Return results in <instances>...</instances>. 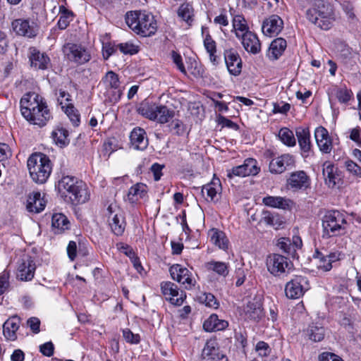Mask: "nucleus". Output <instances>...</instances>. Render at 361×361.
<instances>
[{
    "label": "nucleus",
    "mask_w": 361,
    "mask_h": 361,
    "mask_svg": "<svg viewBox=\"0 0 361 361\" xmlns=\"http://www.w3.org/2000/svg\"><path fill=\"white\" fill-rule=\"evenodd\" d=\"M305 11L306 20L322 30L331 29L336 20L334 6L326 0H305Z\"/></svg>",
    "instance_id": "obj_2"
},
{
    "label": "nucleus",
    "mask_w": 361,
    "mask_h": 361,
    "mask_svg": "<svg viewBox=\"0 0 361 361\" xmlns=\"http://www.w3.org/2000/svg\"><path fill=\"white\" fill-rule=\"evenodd\" d=\"M262 221L264 224L274 227L275 229H278L283 224V221L277 214L270 212L263 213Z\"/></svg>",
    "instance_id": "obj_51"
},
{
    "label": "nucleus",
    "mask_w": 361,
    "mask_h": 361,
    "mask_svg": "<svg viewBox=\"0 0 361 361\" xmlns=\"http://www.w3.org/2000/svg\"><path fill=\"white\" fill-rule=\"evenodd\" d=\"M302 245V240L298 235L293 236L292 239L281 238L277 243L279 248L292 257H295L297 250L300 249Z\"/></svg>",
    "instance_id": "obj_20"
},
{
    "label": "nucleus",
    "mask_w": 361,
    "mask_h": 361,
    "mask_svg": "<svg viewBox=\"0 0 361 361\" xmlns=\"http://www.w3.org/2000/svg\"><path fill=\"white\" fill-rule=\"evenodd\" d=\"M62 109L69 118L72 124L75 127L78 126L80 123V115L74 106L69 103L66 104V106H62Z\"/></svg>",
    "instance_id": "obj_50"
},
{
    "label": "nucleus",
    "mask_w": 361,
    "mask_h": 361,
    "mask_svg": "<svg viewBox=\"0 0 361 361\" xmlns=\"http://www.w3.org/2000/svg\"><path fill=\"white\" fill-rule=\"evenodd\" d=\"M60 17L57 25L60 30H65L73 19V13L64 6L59 7Z\"/></svg>",
    "instance_id": "obj_44"
},
{
    "label": "nucleus",
    "mask_w": 361,
    "mask_h": 361,
    "mask_svg": "<svg viewBox=\"0 0 361 361\" xmlns=\"http://www.w3.org/2000/svg\"><path fill=\"white\" fill-rule=\"evenodd\" d=\"M124 340L133 345H137L140 342V336L138 334H134L130 329L126 328L121 330Z\"/></svg>",
    "instance_id": "obj_52"
},
{
    "label": "nucleus",
    "mask_w": 361,
    "mask_h": 361,
    "mask_svg": "<svg viewBox=\"0 0 361 361\" xmlns=\"http://www.w3.org/2000/svg\"><path fill=\"white\" fill-rule=\"evenodd\" d=\"M347 224L344 215L337 210L327 212L322 219L324 235L337 236L345 233Z\"/></svg>",
    "instance_id": "obj_6"
},
{
    "label": "nucleus",
    "mask_w": 361,
    "mask_h": 361,
    "mask_svg": "<svg viewBox=\"0 0 361 361\" xmlns=\"http://www.w3.org/2000/svg\"><path fill=\"white\" fill-rule=\"evenodd\" d=\"M341 8L349 20L354 22L357 20L356 15L354 12V6L350 1H343L341 4Z\"/></svg>",
    "instance_id": "obj_57"
},
{
    "label": "nucleus",
    "mask_w": 361,
    "mask_h": 361,
    "mask_svg": "<svg viewBox=\"0 0 361 361\" xmlns=\"http://www.w3.org/2000/svg\"><path fill=\"white\" fill-rule=\"evenodd\" d=\"M202 300L205 305L209 307H212L214 309H217L219 307V303L215 296L212 293H204Z\"/></svg>",
    "instance_id": "obj_59"
},
{
    "label": "nucleus",
    "mask_w": 361,
    "mask_h": 361,
    "mask_svg": "<svg viewBox=\"0 0 361 361\" xmlns=\"http://www.w3.org/2000/svg\"><path fill=\"white\" fill-rule=\"evenodd\" d=\"M262 202L266 206L283 209H289L293 204L290 199L280 196H267L263 198Z\"/></svg>",
    "instance_id": "obj_35"
},
{
    "label": "nucleus",
    "mask_w": 361,
    "mask_h": 361,
    "mask_svg": "<svg viewBox=\"0 0 361 361\" xmlns=\"http://www.w3.org/2000/svg\"><path fill=\"white\" fill-rule=\"evenodd\" d=\"M156 109H157V104L145 100L140 104L137 112L149 120L155 121Z\"/></svg>",
    "instance_id": "obj_42"
},
{
    "label": "nucleus",
    "mask_w": 361,
    "mask_h": 361,
    "mask_svg": "<svg viewBox=\"0 0 361 361\" xmlns=\"http://www.w3.org/2000/svg\"><path fill=\"white\" fill-rule=\"evenodd\" d=\"M20 111L31 124L44 126L52 118L46 100L35 92H28L21 98Z\"/></svg>",
    "instance_id": "obj_1"
},
{
    "label": "nucleus",
    "mask_w": 361,
    "mask_h": 361,
    "mask_svg": "<svg viewBox=\"0 0 361 361\" xmlns=\"http://www.w3.org/2000/svg\"><path fill=\"white\" fill-rule=\"evenodd\" d=\"M102 80L108 89L106 91L108 101L111 103L118 102L123 94L122 90L119 89L120 81L118 75L114 71H110L106 73Z\"/></svg>",
    "instance_id": "obj_10"
},
{
    "label": "nucleus",
    "mask_w": 361,
    "mask_h": 361,
    "mask_svg": "<svg viewBox=\"0 0 361 361\" xmlns=\"http://www.w3.org/2000/svg\"><path fill=\"white\" fill-rule=\"evenodd\" d=\"M221 352L218 348V344L215 339L207 341L202 350V357L204 361H212L218 356Z\"/></svg>",
    "instance_id": "obj_39"
},
{
    "label": "nucleus",
    "mask_w": 361,
    "mask_h": 361,
    "mask_svg": "<svg viewBox=\"0 0 361 361\" xmlns=\"http://www.w3.org/2000/svg\"><path fill=\"white\" fill-rule=\"evenodd\" d=\"M313 257L316 260V266L319 270L323 271H329L332 269L333 265H331V262H329L327 254H324L323 252L317 250Z\"/></svg>",
    "instance_id": "obj_46"
},
{
    "label": "nucleus",
    "mask_w": 361,
    "mask_h": 361,
    "mask_svg": "<svg viewBox=\"0 0 361 361\" xmlns=\"http://www.w3.org/2000/svg\"><path fill=\"white\" fill-rule=\"evenodd\" d=\"M295 166V157L290 154H283L273 158L269 164V170L271 173L281 174Z\"/></svg>",
    "instance_id": "obj_14"
},
{
    "label": "nucleus",
    "mask_w": 361,
    "mask_h": 361,
    "mask_svg": "<svg viewBox=\"0 0 361 361\" xmlns=\"http://www.w3.org/2000/svg\"><path fill=\"white\" fill-rule=\"evenodd\" d=\"M54 350V347L51 341L47 342L39 346L40 353L47 357H51L53 355Z\"/></svg>",
    "instance_id": "obj_63"
},
{
    "label": "nucleus",
    "mask_w": 361,
    "mask_h": 361,
    "mask_svg": "<svg viewBox=\"0 0 361 361\" xmlns=\"http://www.w3.org/2000/svg\"><path fill=\"white\" fill-rule=\"evenodd\" d=\"M322 175L325 184L330 188H334L341 180L338 168L330 161L323 163Z\"/></svg>",
    "instance_id": "obj_19"
},
{
    "label": "nucleus",
    "mask_w": 361,
    "mask_h": 361,
    "mask_svg": "<svg viewBox=\"0 0 361 361\" xmlns=\"http://www.w3.org/2000/svg\"><path fill=\"white\" fill-rule=\"evenodd\" d=\"M310 185V178L302 170L290 173L286 180L287 188L294 192L305 190Z\"/></svg>",
    "instance_id": "obj_17"
},
{
    "label": "nucleus",
    "mask_w": 361,
    "mask_h": 361,
    "mask_svg": "<svg viewBox=\"0 0 361 361\" xmlns=\"http://www.w3.org/2000/svg\"><path fill=\"white\" fill-rule=\"evenodd\" d=\"M161 290L165 299L176 306H180L186 298L185 293L171 281L162 282Z\"/></svg>",
    "instance_id": "obj_13"
},
{
    "label": "nucleus",
    "mask_w": 361,
    "mask_h": 361,
    "mask_svg": "<svg viewBox=\"0 0 361 361\" xmlns=\"http://www.w3.org/2000/svg\"><path fill=\"white\" fill-rule=\"evenodd\" d=\"M232 27V31L234 32L235 37L238 39L250 31L247 22L243 15H235L233 16Z\"/></svg>",
    "instance_id": "obj_36"
},
{
    "label": "nucleus",
    "mask_w": 361,
    "mask_h": 361,
    "mask_svg": "<svg viewBox=\"0 0 361 361\" xmlns=\"http://www.w3.org/2000/svg\"><path fill=\"white\" fill-rule=\"evenodd\" d=\"M170 274L174 281L181 283L186 289H191L195 281L192 276V273L180 264H176L170 267Z\"/></svg>",
    "instance_id": "obj_16"
},
{
    "label": "nucleus",
    "mask_w": 361,
    "mask_h": 361,
    "mask_svg": "<svg viewBox=\"0 0 361 361\" xmlns=\"http://www.w3.org/2000/svg\"><path fill=\"white\" fill-rule=\"evenodd\" d=\"M51 135L54 142L61 147H63L69 143L68 132L63 128L55 129Z\"/></svg>",
    "instance_id": "obj_47"
},
{
    "label": "nucleus",
    "mask_w": 361,
    "mask_h": 361,
    "mask_svg": "<svg viewBox=\"0 0 361 361\" xmlns=\"http://www.w3.org/2000/svg\"><path fill=\"white\" fill-rule=\"evenodd\" d=\"M283 28V20L278 15H271L266 18L262 25V31L267 37L278 35Z\"/></svg>",
    "instance_id": "obj_18"
},
{
    "label": "nucleus",
    "mask_w": 361,
    "mask_h": 361,
    "mask_svg": "<svg viewBox=\"0 0 361 361\" xmlns=\"http://www.w3.org/2000/svg\"><path fill=\"white\" fill-rule=\"evenodd\" d=\"M193 8L189 3L182 4L178 10V16L187 23L188 25H191L193 21Z\"/></svg>",
    "instance_id": "obj_48"
},
{
    "label": "nucleus",
    "mask_w": 361,
    "mask_h": 361,
    "mask_svg": "<svg viewBox=\"0 0 361 361\" xmlns=\"http://www.w3.org/2000/svg\"><path fill=\"white\" fill-rule=\"evenodd\" d=\"M171 57L174 64H176L177 68L184 75L187 74L185 67L183 62V58L179 53L173 50L171 52Z\"/></svg>",
    "instance_id": "obj_56"
},
{
    "label": "nucleus",
    "mask_w": 361,
    "mask_h": 361,
    "mask_svg": "<svg viewBox=\"0 0 361 361\" xmlns=\"http://www.w3.org/2000/svg\"><path fill=\"white\" fill-rule=\"evenodd\" d=\"M12 28L18 35L33 37L37 35V29L34 23L27 19L18 18L12 22Z\"/></svg>",
    "instance_id": "obj_21"
},
{
    "label": "nucleus",
    "mask_w": 361,
    "mask_h": 361,
    "mask_svg": "<svg viewBox=\"0 0 361 361\" xmlns=\"http://www.w3.org/2000/svg\"><path fill=\"white\" fill-rule=\"evenodd\" d=\"M10 272L5 269L0 274V295H3L9 288Z\"/></svg>",
    "instance_id": "obj_55"
},
{
    "label": "nucleus",
    "mask_w": 361,
    "mask_h": 361,
    "mask_svg": "<svg viewBox=\"0 0 361 361\" xmlns=\"http://www.w3.org/2000/svg\"><path fill=\"white\" fill-rule=\"evenodd\" d=\"M155 114L157 116L155 121H157L160 123H166L173 118L175 112L166 106L157 105V109H156Z\"/></svg>",
    "instance_id": "obj_45"
},
{
    "label": "nucleus",
    "mask_w": 361,
    "mask_h": 361,
    "mask_svg": "<svg viewBox=\"0 0 361 361\" xmlns=\"http://www.w3.org/2000/svg\"><path fill=\"white\" fill-rule=\"evenodd\" d=\"M245 320L257 322L264 316L262 304L259 301H250L243 309Z\"/></svg>",
    "instance_id": "obj_25"
},
{
    "label": "nucleus",
    "mask_w": 361,
    "mask_h": 361,
    "mask_svg": "<svg viewBox=\"0 0 361 361\" xmlns=\"http://www.w3.org/2000/svg\"><path fill=\"white\" fill-rule=\"evenodd\" d=\"M58 189L75 204L85 203L90 198L87 184L75 176H63L59 181Z\"/></svg>",
    "instance_id": "obj_3"
},
{
    "label": "nucleus",
    "mask_w": 361,
    "mask_h": 361,
    "mask_svg": "<svg viewBox=\"0 0 361 361\" xmlns=\"http://www.w3.org/2000/svg\"><path fill=\"white\" fill-rule=\"evenodd\" d=\"M30 176L38 183H44L51 175L52 164L48 156L43 153H34L27 161Z\"/></svg>",
    "instance_id": "obj_5"
},
{
    "label": "nucleus",
    "mask_w": 361,
    "mask_h": 361,
    "mask_svg": "<svg viewBox=\"0 0 361 361\" xmlns=\"http://www.w3.org/2000/svg\"><path fill=\"white\" fill-rule=\"evenodd\" d=\"M319 361H343V359L337 355L329 352L322 353L319 355Z\"/></svg>",
    "instance_id": "obj_64"
},
{
    "label": "nucleus",
    "mask_w": 361,
    "mask_h": 361,
    "mask_svg": "<svg viewBox=\"0 0 361 361\" xmlns=\"http://www.w3.org/2000/svg\"><path fill=\"white\" fill-rule=\"evenodd\" d=\"M205 267L208 271H214L220 276L226 277L229 272L228 264L224 262L210 261L206 263Z\"/></svg>",
    "instance_id": "obj_43"
},
{
    "label": "nucleus",
    "mask_w": 361,
    "mask_h": 361,
    "mask_svg": "<svg viewBox=\"0 0 361 361\" xmlns=\"http://www.w3.org/2000/svg\"><path fill=\"white\" fill-rule=\"evenodd\" d=\"M224 59L230 74L237 76L242 71V60L239 54L233 49L224 51Z\"/></svg>",
    "instance_id": "obj_22"
},
{
    "label": "nucleus",
    "mask_w": 361,
    "mask_h": 361,
    "mask_svg": "<svg viewBox=\"0 0 361 361\" xmlns=\"http://www.w3.org/2000/svg\"><path fill=\"white\" fill-rule=\"evenodd\" d=\"M147 192L148 187L146 184L137 183L129 188L127 200L132 204L136 203L139 200L147 197Z\"/></svg>",
    "instance_id": "obj_32"
},
{
    "label": "nucleus",
    "mask_w": 361,
    "mask_h": 361,
    "mask_svg": "<svg viewBox=\"0 0 361 361\" xmlns=\"http://www.w3.org/2000/svg\"><path fill=\"white\" fill-rule=\"evenodd\" d=\"M20 324V319L17 316L8 318L3 325V333L4 337L9 341L17 339L16 332Z\"/></svg>",
    "instance_id": "obj_31"
},
{
    "label": "nucleus",
    "mask_w": 361,
    "mask_h": 361,
    "mask_svg": "<svg viewBox=\"0 0 361 361\" xmlns=\"http://www.w3.org/2000/svg\"><path fill=\"white\" fill-rule=\"evenodd\" d=\"M222 191L221 180L214 175L210 183L203 185L202 192L204 195L207 193V201L216 202L218 196H219Z\"/></svg>",
    "instance_id": "obj_29"
},
{
    "label": "nucleus",
    "mask_w": 361,
    "mask_h": 361,
    "mask_svg": "<svg viewBox=\"0 0 361 361\" xmlns=\"http://www.w3.org/2000/svg\"><path fill=\"white\" fill-rule=\"evenodd\" d=\"M310 288L306 276H295L285 286L286 295L290 299H298Z\"/></svg>",
    "instance_id": "obj_9"
},
{
    "label": "nucleus",
    "mask_w": 361,
    "mask_h": 361,
    "mask_svg": "<svg viewBox=\"0 0 361 361\" xmlns=\"http://www.w3.org/2000/svg\"><path fill=\"white\" fill-rule=\"evenodd\" d=\"M208 235L211 242L219 248L224 250L228 248V240L224 232L216 228H212L209 231Z\"/></svg>",
    "instance_id": "obj_38"
},
{
    "label": "nucleus",
    "mask_w": 361,
    "mask_h": 361,
    "mask_svg": "<svg viewBox=\"0 0 361 361\" xmlns=\"http://www.w3.org/2000/svg\"><path fill=\"white\" fill-rule=\"evenodd\" d=\"M204 47L209 54L211 63L216 66L219 62V58L216 56V43L209 34L206 35L204 39Z\"/></svg>",
    "instance_id": "obj_41"
},
{
    "label": "nucleus",
    "mask_w": 361,
    "mask_h": 361,
    "mask_svg": "<svg viewBox=\"0 0 361 361\" xmlns=\"http://www.w3.org/2000/svg\"><path fill=\"white\" fill-rule=\"evenodd\" d=\"M51 226L55 233H60L70 227L68 218L61 213H56L51 217Z\"/></svg>",
    "instance_id": "obj_37"
},
{
    "label": "nucleus",
    "mask_w": 361,
    "mask_h": 361,
    "mask_svg": "<svg viewBox=\"0 0 361 361\" xmlns=\"http://www.w3.org/2000/svg\"><path fill=\"white\" fill-rule=\"evenodd\" d=\"M246 51L252 54H257L261 51V43L257 35L250 31L239 39Z\"/></svg>",
    "instance_id": "obj_26"
},
{
    "label": "nucleus",
    "mask_w": 361,
    "mask_h": 361,
    "mask_svg": "<svg viewBox=\"0 0 361 361\" xmlns=\"http://www.w3.org/2000/svg\"><path fill=\"white\" fill-rule=\"evenodd\" d=\"M164 164H159L158 163H154L151 167L150 171L153 174L154 180L158 181L161 179L163 176L162 170L164 169Z\"/></svg>",
    "instance_id": "obj_60"
},
{
    "label": "nucleus",
    "mask_w": 361,
    "mask_h": 361,
    "mask_svg": "<svg viewBox=\"0 0 361 361\" xmlns=\"http://www.w3.org/2000/svg\"><path fill=\"white\" fill-rule=\"evenodd\" d=\"M63 51L67 59L78 65H82L91 59L88 49L78 44L68 43L64 46Z\"/></svg>",
    "instance_id": "obj_8"
},
{
    "label": "nucleus",
    "mask_w": 361,
    "mask_h": 361,
    "mask_svg": "<svg viewBox=\"0 0 361 361\" xmlns=\"http://www.w3.org/2000/svg\"><path fill=\"white\" fill-rule=\"evenodd\" d=\"M286 47V39L281 37L276 38L271 42L267 55L269 59L276 60L283 54Z\"/></svg>",
    "instance_id": "obj_33"
},
{
    "label": "nucleus",
    "mask_w": 361,
    "mask_h": 361,
    "mask_svg": "<svg viewBox=\"0 0 361 361\" xmlns=\"http://www.w3.org/2000/svg\"><path fill=\"white\" fill-rule=\"evenodd\" d=\"M266 266L268 271L276 277L286 276L293 269V264L287 257L276 253L267 257Z\"/></svg>",
    "instance_id": "obj_7"
},
{
    "label": "nucleus",
    "mask_w": 361,
    "mask_h": 361,
    "mask_svg": "<svg viewBox=\"0 0 361 361\" xmlns=\"http://www.w3.org/2000/svg\"><path fill=\"white\" fill-rule=\"evenodd\" d=\"M278 137L288 147H294L296 145L293 132L288 128H281L279 131Z\"/></svg>",
    "instance_id": "obj_49"
},
{
    "label": "nucleus",
    "mask_w": 361,
    "mask_h": 361,
    "mask_svg": "<svg viewBox=\"0 0 361 361\" xmlns=\"http://www.w3.org/2000/svg\"><path fill=\"white\" fill-rule=\"evenodd\" d=\"M260 168L257 166V161L252 158L246 159L243 164L233 167L227 171V177L232 178L234 176L245 177L249 176H256L259 173Z\"/></svg>",
    "instance_id": "obj_11"
},
{
    "label": "nucleus",
    "mask_w": 361,
    "mask_h": 361,
    "mask_svg": "<svg viewBox=\"0 0 361 361\" xmlns=\"http://www.w3.org/2000/svg\"><path fill=\"white\" fill-rule=\"evenodd\" d=\"M126 22L135 33L142 37L152 36L157 30V23L154 16L145 11L128 12Z\"/></svg>",
    "instance_id": "obj_4"
},
{
    "label": "nucleus",
    "mask_w": 361,
    "mask_h": 361,
    "mask_svg": "<svg viewBox=\"0 0 361 361\" xmlns=\"http://www.w3.org/2000/svg\"><path fill=\"white\" fill-rule=\"evenodd\" d=\"M36 264L32 257L24 255L18 262L16 277L21 281H30L35 276Z\"/></svg>",
    "instance_id": "obj_12"
},
{
    "label": "nucleus",
    "mask_w": 361,
    "mask_h": 361,
    "mask_svg": "<svg viewBox=\"0 0 361 361\" xmlns=\"http://www.w3.org/2000/svg\"><path fill=\"white\" fill-rule=\"evenodd\" d=\"M255 350L258 353L259 355L262 357L269 355L271 352L269 345L264 341H259L256 345Z\"/></svg>",
    "instance_id": "obj_61"
},
{
    "label": "nucleus",
    "mask_w": 361,
    "mask_h": 361,
    "mask_svg": "<svg viewBox=\"0 0 361 361\" xmlns=\"http://www.w3.org/2000/svg\"><path fill=\"white\" fill-rule=\"evenodd\" d=\"M345 167L347 171L353 176L361 178V166L350 159L345 161Z\"/></svg>",
    "instance_id": "obj_54"
},
{
    "label": "nucleus",
    "mask_w": 361,
    "mask_h": 361,
    "mask_svg": "<svg viewBox=\"0 0 361 361\" xmlns=\"http://www.w3.org/2000/svg\"><path fill=\"white\" fill-rule=\"evenodd\" d=\"M314 137L319 150L324 154H329L332 149V140L328 130L319 126L315 129Z\"/></svg>",
    "instance_id": "obj_23"
},
{
    "label": "nucleus",
    "mask_w": 361,
    "mask_h": 361,
    "mask_svg": "<svg viewBox=\"0 0 361 361\" xmlns=\"http://www.w3.org/2000/svg\"><path fill=\"white\" fill-rule=\"evenodd\" d=\"M171 130L177 135H182L185 133V128L180 120L175 119L171 122Z\"/></svg>",
    "instance_id": "obj_62"
},
{
    "label": "nucleus",
    "mask_w": 361,
    "mask_h": 361,
    "mask_svg": "<svg viewBox=\"0 0 361 361\" xmlns=\"http://www.w3.org/2000/svg\"><path fill=\"white\" fill-rule=\"evenodd\" d=\"M119 50L126 54H135L138 52V47L132 43H121L118 45Z\"/></svg>",
    "instance_id": "obj_58"
},
{
    "label": "nucleus",
    "mask_w": 361,
    "mask_h": 361,
    "mask_svg": "<svg viewBox=\"0 0 361 361\" xmlns=\"http://www.w3.org/2000/svg\"><path fill=\"white\" fill-rule=\"evenodd\" d=\"M46 202L39 192H32L27 197L26 209L29 212L38 214L44 209Z\"/></svg>",
    "instance_id": "obj_27"
},
{
    "label": "nucleus",
    "mask_w": 361,
    "mask_h": 361,
    "mask_svg": "<svg viewBox=\"0 0 361 361\" xmlns=\"http://www.w3.org/2000/svg\"><path fill=\"white\" fill-rule=\"evenodd\" d=\"M295 135L302 151V157H307L310 155L312 148L309 129L301 127L298 128L295 130Z\"/></svg>",
    "instance_id": "obj_28"
},
{
    "label": "nucleus",
    "mask_w": 361,
    "mask_h": 361,
    "mask_svg": "<svg viewBox=\"0 0 361 361\" xmlns=\"http://www.w3.org/2000/svg\"><path fill=\"white\" fill-rule=\"evenodd\" d=\"M305 334L310 340L314 342H319L324 338L325 329L322 325L317 323H312L309 325L305 331Z\"/></svg>",
    "instance_id": "obj_40"
},
{
    "label": "nucleus",
    "mask_w": 361,
    "mask_h": 361,
    "mask_svg": "<svg viewBox=\"0 0 361 361\" xmlns=\"http://www.w3.org/2000/svg\"><path fill=\"white\" fill-rule=\"evenodd\" d=\"M30 61L31 66L37 70H45L50 66V59L45 54L42 53L35 47L30 48Z\"/></svg>",
    "instance_id": "obj_24"
},
{
    "label": "nucleus",
    "mask_w": 361,
    "mask_h": 361,
    "mask_svg": "<svg viewBox=\"0 0 361 361\" xmlns=\"http://www.w3.org/2000/svg\"><path fill=\"white\" fill-rule=\"evenodd\" d=\"M228 326V323L227 321L219 319L218 316L215 314L210 315L203 324L204 329L208 332L222 331L226 329Z\"/></svg>",
    "instance_id": "obj_34"
},
{
    "label": "nucleus",
    "mask_w": 361,
    "mask_h": 361,
    "mask_svg": "<svg viewBox=\"0 0 361 361\" xmlns=\"http://www.w3.org/2000/svg\"><path fill=\"white\" fill-rule=\"evenodd\" d=\"M130 143L133 147L137 150H144L148 146V139L143 128H135L130 135Z\"/></svg>",
    "instance_id": "obj_30"
},
{
    "label": "nucleus",
    "mask_w": 361,
    "mask_h": 361,
    "mask_svg": "<svg viewBox=\"0 0 361 361\" xmlns=\"http://www.w3.org/2000/svg\"><path fill=\"white\" fill-rule=\"evenodd\" d=\"M117 210L116 205L110 204L106 209V215L113 233L116 235H121L125 231L126 223L123 215Z\"/></svg>",
    "instance_id": "obj_15"
},
{
    "label": "nucleus",
    "mask_w": 361,
    "mask_h": 361,
    "mask_svg": "<svg viewBox=\"0 0 361 361\" xmlns=\"http://www.w3.org/2000/svg\"><path fill=\"white\" fill-rule=\"evenodd\" d=\"M336 96L341 103H347L353 96V92L345 87H340L336 90Z\"/></svg>",
    "instance_id": "obj_53"
}]
</instances>
